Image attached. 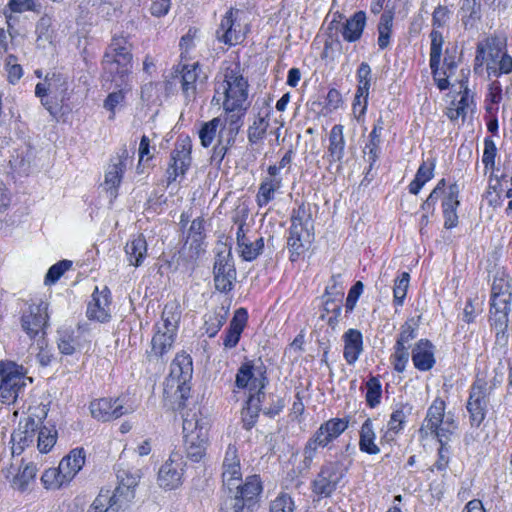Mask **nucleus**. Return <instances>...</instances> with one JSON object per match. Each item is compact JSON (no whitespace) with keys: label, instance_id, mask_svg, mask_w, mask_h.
Listing matches in <instances>:
<instances>
[{"label":"nucleus","instance_id":"44","mask_svg":"<svg viewBox=\"0 0 512 512\" xmlns=\"http://www.w3.org/2000/svg\"><path fill=\"white\" fill-rule=\"evenodd\" d=\"M67 83L62 81L59 84V90L55 95H49L41 99L42 105L48 110V112L56 117L61 110L63 102L67 99Z\"/></svg>","mask_w":512,"mask_h":512},{"label":"nucleus","instance_id":"36","mask_svg":"<svg viewBox=\"0 0 512 512\" xmlns=\"http://www.w3.org/2000/svg\"><path fill=\"white\" fill-rule=\"evenodd\" d=\"M229 309L225 306H218L204 316L203 329L210 337H214L226 322Z\"/></svg>","mask_w":512,"mask_h":512},{"label":"nucleus","instance_id":"19","mask_svg":"<svg viewBox=\"0 0 512 512\" xmlns=\"http://www.w3.org/2000/svg\"><path fill=\"white\" fill-rule=\"evenodd\" d=\"M132 411V407L123 406L119 399L102 398L90 403L92 417L102 422L118 419Z\"/></svg>","mask_w":512,"mask_h":512},{"label":"nucleus","instance_id":"32","mask_svg":"<svg viewBox=\"0 0 512 512\" xmlns=\"http://www.w3.org/2000/svg\"><path fill=\"white\" fill-rule=\"evenodd\" d=\"M366 25V14L363 11L354 13L344 23L341 34L344 40L355 42L360 39Z\"/></svg>","mask_w":512,"mask_h":512},{"label":"nucleus","instance_id":"26","mask_svg":"<svg viewBox=\"0 0 512 512\" xmlns=\"http://www.w3.org/2000/svg\"><path fill=\"white\" fill-rule=\"evenodd\" d=\"M344 342L343 356L350 365L354 364L363 351V336L357 329H348L342 336Z\"/></svg>","mask_w":512,"mask_h":512},{"label":"nucleus","instance_id":"7","mask_svg":"<svg viewBox=\"0 0 512 512\" xmlns=\"http://www.w3.org/2000/svg\"><path fill=\"white\" fill-rule=\"evenodd\" d=\"M132 54L123 38H114L103 58L104 70L109 73L116 86L126 83L132 68Z\"/></svg>","mask_w":512,"mask_h":512},{"label":"nucleus","instance_id":"64","mask_svg":"<svg viewBox=\"0 0 512 512\" xmlns=\"http://www.w3.org/2000/svg\"><path fill=\"white\" fill-rule=\"evenodd\" d=\"M394 353L391 356V360L394 366V369L401 373L405 370L406 365L409 360V352L406 348H401L398 346H394Z\"/></svg>","mask_w":512,"mask_h":512},{"label":"nucleus","instance_id":"5","mask_svg":"<svg viewBox=\"0 0 512 512\" xmlns=\"http://www.w3.org/2000/svg\"><path fill=\"white\" fill-rule=\"evenodd\" d=\"M430 39V68L432 71L433 79L440 90H445L449 87L448 79L454 75L457 68L456 49H453L452 52H450L449 49L446 50L443 61V66L445 69L441 71L439 66L444 44L443 35L439 30H432L430 33Z\"/></svg>","mask_w":512,"mask_h":512},{"label":"nucleus","instance_id":"33","mask_svg":"<svg viewBox=\"0 0 512 512\" xmlns=\"http://www.w3.org/2000/svg\"><path fill=\"white\" fill-rule=\"evenodd\" d=\"M66 464H63V467ZM66 468H61L59 465L56 468L46 469L41 476V483L44 488L47 490H58L63 486L68 485L71 482L69 478V472L65 470Z\"/></svg>","mask_w":512,"mask_h":512},{"label":"nucleus","instance_id":"25","mask_svg":"<svg viewBox=\"0 0 512 512\" xmlns=\"http://www.w3.org/2000/svg\"><path fill=\"white\" fill-rule=\"evenodd\" d=\"M247 319L248 314L246 309L239 308L235 311L224 336L223 345L225 348L231 349L238 344L241 334L246 326Z\"/></svg>","mask_w":512,"mask_h":512},{"label":"nucleus","instance_id":"51","mask_svg":"<svg viewBox=\"0 0 512 512\" xmlns=\"http://www.w3.org/2000/svg\"><path fill=\"white\" fill-rule=\"evenodd\" d=\"M456 429L457 424L455 420L453 417L448 415L442 420L441 424L437 429H435V431H429L428 433L435 436L440 444H446Z\"/></svg>","mask_w":512,"mask_h":512},{"label":"nucleus","instance_id":"2","mask_svg":"<svg viewBox=\"0 0 512 512\" xmlns=\"http://www.w3.org/2000/svg\"><path fill=\"white\" fill-rule=\"evenodd\" d=\"M192 373L191 357L186 353H178L171 363L170 373L164 387L165 397L175 398L173 408H181L188 398Z\"/></svg>","mask_w":512,"mask_h":512},{"label":"nucleus","instance_id":"30","mask_svg":"<svg viewBox=\"0 0 512 512\" xmlns=\"http://www.w3.org/2000/svg\"><path fill=\"white\" fill-rule=\"evenodd\" d=\"M233 489H236V494L247 504L250 508L257 500V497L262 491V484L258 475L248 476L243 485L240 482H235Z\"/></svg>","mask_w":512,"mask_h":512},{"label":"nucleus","instance_id":"53","mask_svg":"<svg viewBox=\"0 0 512 512\" xmlns=\"http://www.w3.org/2000/svg\"><path fill=\"white\" fill-rule=\"evenodd\" d=\"M34 439V434H27V431H22V427L20 426L19 429L12 434V454L20 455L25 447L33 443Z\"/></svg>","mask_w":512,"mask_h":512},{"label":"nucleus","instance_id":"12","mask_svg":"<svg viewBox=\"0 0 512 512\" xmlns=\"http://www.w3.org/2000/svg\"><path fill=\"white\" fill-rule=\"evenodd\" d=\"M185 461L179 451H173L158 471V485L164 490H174L182 485Z\"/></svg>","mask_w":512,"mask_h":512},{"label":"nucleus","instance_id":"43","mask_svg":"<svg viewBox=\"0 0 512 512\" xmlns=\"http://www.w3.org/2000/svg\"><path fill=\"white\" fill-rule=\"evenodd\" d=\"M262 400L263 398H259V395L248 397L246 406L242 410V423L246 430H250L257 422Z\"/></svg>","mask_w":512,"mask_h":512},{"label":"nucleus","instance_id":"18","mask_svg":"<svg viewBox=\"0 0 512 512\" xmlns=\"http://www.w3.org/2000/svg\"><path fill=\"white\" fill-rule=\"evenodd\" d=\"M37 472L38 468L35 463H24L23 461L18 467L10 465L2 469V474L10 483V486L20 492H24L28 489L30 483L35 480Z\"/></svg>","mask_w":512,"mask_h":512},{"label":"nucleus","instance_id":"31","mask_svg":"<svg viewBox=\"0 0 512 512\" xmlns=\"http://www.w3.org/2000/svg\"><path fill=\"white\" fill-rule=\"evenodd\" d=\"M343 126L334 125L329 133L328 160L330 163L341 162L345 154Z\"/></svg>","mask_w":512,"mask_h":512},{"label":"nucleus","instance_id":"6","mask_svg":"<svg viewBox=\"0 0 512 512\" xmlns=\"http://www.w3.org/2000/svg\"><path fill=\"white\" fill-rule=\"evenodd\" d=\"M349 426L346 418H332L325 421L308 439L303 449V465L309 469L319 448H324L337 439Z\"/></svg>","mask_w":512,"mask_h":512},{"label":"nucleus","instance_id":"8","mask_svg":"<svg viewBox=\"0 0 512 512\" xmlns=\"http://www.w3.org/2000/svg\"><path fill=\"white\" fill-rule=\"evenodd\" d=\"M25 372L22 366L14 362L0 364V400L13 403L26 386Z\"/></svg>","mask_w":512,"mask_h":512},{"label":"nucleus","instance_id":"17","mask_svg":"<svg viewBox=\"0 0 512 512\" xmlns=\"http://www.w3.org/2000/svg\"><path fill=\"white\" fill-rule=\"evenodd\" d=\"M510 304L511 300L490 301L489 321L496 332V342L499 345H506L508 342Z\"/></svg>","mask_w":512,"mask_h":512},{"label":"nucleus","instance_id":"29","mask_svg":"<svg viewBox=\"0 0 512 512\" xmlns=\"http://www.w3.org/2000/svg\"><path fill=\"white\" fill-rule=\"evenodd\" d=\"M412 361L418 370H430L435 364L433 345L428 340H420L412 351Z\"/></svg>","mask_w":512,"mask_h":512},{"label":"nucleus","instance_id":"10","mask_svg":"<svg viewBox=\"0 0 512 512\" xmlns=\"http://www.w3.org/2000/svg\"><path fill=\"white\" fill-rule=\"evenodd\" d=\"M344 477V471L339 462H327L311 483V489L318 499L330 497Z\"/></svg>","mask_w":512,"mask_h":512},{"label":"nucleus","instance_id":"47","mask_svg":"<svg viewBox=\"0 0 512 512\" xmlns=\"http://www.w3.org/2000/svg\"><path fill=\"white\" fill-rule=\"evenodd\" d=\"M224 127V121L215 117L212 120L202 124L199 130V139L203 147H209L215 140L219 129Z\"/></svg>","mask_w":512,"mask_h":512},{"label":"nucleus","instance_id":"27","mask_svg":"<svg viewBox=\"0 0 512 512\" xmlns=\"http://www.w3.org/2000/svg\"><path fill=\"white\" fill-rule=\"evenodd\" d=\"M459 187L456 183L449 186L448 194L445 196L442 207L444 215V227L452 229L458 224L457 207L459 206L458 200Z\"/></svg>","mask_w":512,"mask_h":512},{"label":"nucleus","instance_id":"15","mask_svg":"<svg viewBox=\"0 0 512 512\" xmlns=\"http://www.w3.org/2000/svg\"><path fill=\"white\" fill-rule=\"evenodd\" d=\"M191 141L183 139L177 141L170 155V163L167 168V181L172 183L178 176H183L191 165Z\"/></svg>","mask_w":512,"mask_h":512},{"label":"nucleus","instance_id":"45","mask_svg":"<svg viewBox=\"0 0 512 512\" xmlns=\"http://www.w3.org/2000/svg\"><path fill=\"white\" fill-rule=\"evenodd\" d=\"M382 143V135L376 134V133H370L369 134V140L368 143L365 145L364 148V157L366 162H368L369 167L366 173V176L370 175L374 165L379 159L380 154V145Z\"/></svg>","mask_w":512,"mask_h":512},{"label":"nucleus","instance_id":"48","mask_svg":"<svg viewBox=\"0 0 512 512\" xmlns=\"http://www.w3.org/2000/svg\"><path fill=\"white\" fill-rule=\"evenodd\" d=\"M269 127L267 115H258L248 127L247 138L250 144H257L262 141Z\"/></svg>","mask_w":512,"mask_h":512},{"label":"nucleus","instance_id":"62","mask_svg":"<svg viewBox=\"0 0 512 512\" xmlns=\"http://www.w3.org/2000/svg\"><path fill=\"white\" fill-rule=\"evenodd\" d=\"M512 300V294L508 290V285L503 279H495L491 287L490 301Z\"/></svg>","mask_w":512,"mask_h":512},{"label":"nucleus","instance_id":"59","mask_svg":"<svg viewBox=\"0 0 512 512\" xmlns=\"http://www.w3.org/2000/svg\"><path fill=\"white\" fill-rule=\"evenodd\" d=\"M466 81L461 80L459 82L460 88H463V91H460V99L457 101H453V105H456L458 108H463V115L466 117L469 111L473 110L474 107V98L470 93V90L465 85Z\"/></svg>","mask_w":512,"mask_h":512},{"label":"nucleus","instance_id":"60","mask_svg":"<svg viewBox=\"0 0 512 512\" xmlns=\"http://www.w3.org/2000/svg\"><path fill=\"white\" fill-rule=\"evenodd\" d=\"M245 507H247V504L239 497V495L236 493L233 495L230 494L222 501L221 512H243Z\"/></svg>","mask_w":512,"mask_h":512},{"label":"nucleus","instance_id":"11","mask_svg":"<svg viewBox=\"0 0 512 512\" xmlns=\"http://www.w3.org/2000/svg\"><path fill=\"white\" fill-rule=\"evenodd\" d=\"M236 280V270L230 248L223 246L217 252L214 263L215 287L220 292H228Z\"/></svg>","mask_w":512,"mask_h":512},{"label":"nucleus","instance_id":"4","mask_svg":"<svg viewBox=\"0 0 512 512\" xmlns=\"http://www.w3.org/2000/svg\"><path fill=\"white\" fill-rule=\"evenodd\" d=\"M313 230L311 207L309 204L302 203L293 210L291 215V227L287 244L292 261H295L294 256H299L305 250L306 244L310 243Z\"/></svg>","mask_w":512,"mask_h":512},{"label":"nucleus","instance_id":"41","mask_svg":"<svg viewBox=\"0 0 512 512\" xmlns=\"http://www.w3.org/2000/svg\"><path fill=\"white\" fill-rule=\"evenodd\" d=\"M281 185V179H263L256 195L258 206L268 205L275 198V192L281 188Z\"/></svg>","mask_w":512,"mask_h":512},{"label":"nucleus","instance_id":"50","mask_svg":"<svg viewBox=\"0 0 512 512\" xmlns=\"http://www.w3.org/2000/svg\"><path fill=\"white\" fill-rule=\"evenodd\" d=\"M118 506L114 505L110 490H101L93 501L88 512H117Z\"/></svg>","mask_w":512,"mask_h":512},{"label":"nucleus","instance_id":"39","mask_svg":"<svg viewBox=\"0 0 512 512\" xmlns=\"http://www.w3.org/2000/svg\"><path fill=\"white\" fill-rule=\"evenodd\" d=\"M125 252L130 265L139 267L147 254V242L143 235H138L125 246Z\"/></svg>","mask_w":512,"mask_h":512},{"label":"nucleus","instance_id":"13","mask_svg":"<svg viewBox=\"0 0 512 512\" xmlns=\"http://www.w3.org/2000/svg\"><path fill=\"white\" fill-rule=\"evenodd\" d=\"M132 163L128 149L121 147L114 156L111 157L110 163L105 171L104 186L110 191L112 196H116L117 188L120 186L123 174L129 164Z\"/></svg>","mask_w":512,"mask_h":512},{"label":"nucleus","instance_id":"24","mask_svg":"<svg viewBox=\"0 0 512 512\" xmlns=\"http://www.w3.org/2000/svg\"><path fill=\"white\" fill-rule=\"evenodd\" d=\"M413 406L410 403H399L390 415L387 423V431L383 434L382 440H392L395 434L403 430L408 416L412 414Z\"/></svg>","mask_w":512,"mask_h":512},{"label":"nucleus","instance_id":"20","mask_svg":"<svg viewBox=\"0 0 512 512\" xmlns=\"http://www.w3.org/2000/svg\"><path fill=\"white\" fill-rule=\"evenodd\" d=\"M487 397L486 386L481 381H476L470 391L467 402V410L470 414V422L474 426H479L486 416Z\"/></svg>","mask_w":512,"mask_h":512},{"label":"nucleus","instance_id":"35","mask_svg":"<svg viewBox=\"0 0 512 512\" xmlns=\"http://www.w3.org/2000/svg\"><path fill=\"white\" fill-rule=\"evenodd\" d=\"M175 337V334L163 332L162 329L158 327L151 340L150 358H163L164 355L172 349Z\"/></svg>","mask_w":512,"mask_h":512},{"label":"nucleus","instance_id":"42","mask_svg":"<svg viewBox=\"0 0 512 512\" xmlns=\"http://www.w3.org/2000/svg\"><path fill=\"white\" fill-rule=\"evenodd\" d=\"M485 50L486 66L489 75L498 76L497 62L502 56L503 52L500 44L495 39H488L485 43H480Z\"/></svg>","mask_w":512,"mask_h":512},{"label":"nucleus","instance_id":"40","mask_svg":"<svg viewBox=\"0 0 512 512\" xmlns=\"http://www.w3.org/2000/svg\"><path fill=\"white\" fill-rule=\"evenodd\" d=\"M57 345L61 354L72 355L82 346L80 332L68 329L59 331Z\"/></svg>","mask_w":512,"mask_h":512},{"label":"nucleus","instance_id":"3","mask_svg":"<svg viewBox=\"0 0 512 512\" xmlns=\"http://www.w3.org/2000/svg\"><path fill=\"white\" fill-rule=\"evenodd\" d=\"M208 422L201 415L187 413L183 418V435L186 456L193 462L201 461L208 447Z\"/></svg>","mask_w":512,"mask_h":512},{"label":"nucleus","instance_id":"57","mask_svg":"<svg viewBox=\"0 0 512 512\" xmlns=\"http://www.w3.org/2000/svg\"><path fill=\"white\" fill-rule=\"evenodd\" d=\"M56 443V433H52L46 427L41 428L37 433V447L41 453H47Z\"/></svg>","mask_w":512,"mask_h":512},{"label":"nucleus","instance_id":"28","mask_svg":"<svg viewBox=\"0 0 512 512\" xmlns=\"http://www.w3.org/2000/svg\"><path fill=\"white\" fill-rule=\"evenodd\" d=\"M200 71L198 63H194L192 65H184L180 72L182 92L188 101L194 100L196 97Z\"/></svg>","mask_w":512,"mask_h":512},{"label":"nucleus","instance_id":"9","mask_svg":"<svg viewBox=\"0 0 512 512\" xmlns=\"http://www.w3.org/2000/svg\"><path fill=\"white\" fill-rule=\"evenodd\" d=\"M268 383L266 376V367L263 363H254L253 361H246L239 367L236 377L235 385L239 389H247L250 392L249 396H258L264 398L265 394L263 389Z\"/></svg>","mask_w":512,"mask_h":512},{"label":"nucleus","instance_id":"54","mask_svg":"<svg viewBox=\"0 0 512 512\" xmlns=\"http://www.w3.org/2000/svg\"><path fill=\"white\" fill-rule=\"evenodd\" d=\"M391 28L392 16L388 13L382 14L378 25V46L380 49H385L389 45Z\"/></svg>","mask_w":512,"mask_h":512},{"label":"nucleus","instance_id":"37","mask_svg":"<svg viewBox=\"0 0 512 512\" xmlns=\"http://www.w3.org/2000/svg\"><path fill=\"white\" fill-rule=\"evenodd\" d=\"M435 166L436 160L434 158H428L421 163L414 180L409 184L411 194L417 195L422 187L433 178Z\"/></svg>","mask_w":512,"mask_h":512},{"label":"nucleus","instance_id":"34","mask_svg":"<svg viewBox=\"0 0 512 512\" xmlns=\"http://www.w3.org/2000/svg\"><path fill=\"white\" fill-rule=\"evenodd\" d=\"M445 402L440 398H436L427 410L424 424L420 429V432L435 431L445 418Z\"/></svg>","mask_w":512,"mask_h":512},{"label":"nucleus","instance_id":"38","mask_svg":"<svg viewBox=\"0 0 512 512\" xmlns=\"http://www.w3.org/2000/svg\"><path fill=\"white\" fill-rule=\"evenodd\" d=\"M376 433L373 422L367 418L362 424L359 432V449L370 455H376L380 452V448L375 443Z\"/></svg>","mask_w":512,"mask_h":512},{"label":"nucleus","instance_id":"63","mask_svg":"<svg viewBox=\"0 0 512 512\" xmlns=\"http://www.w3.org/2000/svg\"><path fill=\"white\" fill-rule=\"evenodd\" d=\"M294 509V501L288 494H280L270 505V512H293Z\"/></svg>","mask_w":512,"mask_h":512},{"label":"nucleus","instance_id":"55","mask_svg":"<svg viewBox=\"0 0 512 512\" xmlns=\"http://www.w3.org/2000/svg\"><path fill=\"white\" fill-rule=\"evenodd\" d=\"M366 388V402L369 407L374 408L380 403L381 400L382 389L379 379L376 377H371L366 382Z\"/></svg>","mask_w":512,"mask_h":512},{"label":"nucleus","instance_id":"1","mask_svg":"<svg viewBox=\"0 0 512 512\" xmlns=\"http://www.w3.org/2000/svg\"><path fill=\"white\" fill-rule=\"evenodd\" d=\"M248 81L238 64L228 66L214 88L212 105L222 106L226 112H244L248 103Z\"/></svg>","mask_w":512,"mask_h":512},{"label":"nucleus","instance_id":"16","mask_svg":"<svg viewBox=\"0 0 512 512\" xmlns=\"http://www.w3.org/2000/svg\"><path fill=\"white\" fill-rule=\"evenodd\" d=\"M141 478L139 470H130L128 468H119L117 470L118 486L111 493L114 505L121 507L123 503L130 502L134 498V489Z\"/></svg>","mask_w":512,"mask_h":512},{"label":"nucleus","instance_id":"52","mask_svg":"<svg viewBox=\"0 0 512 512\" xmlns=\"http://www.w3.org/2000/svg\"><path fill=\"white\" fill-rule=\"evenodd\" d=\"M264 247L263 238H258L255 241H251L249 238L247 241L238 244L239 252L242 258L246 261H252L257 258Z\"/></svg>","mask_w":512,"mask_h":512},{"label":"nucleus","instance_id":"21","mask_svg":"<svg viewBox=\"0 0 512 512\" xmlns=\"http://www.w3.org/2000/svg\"><path fill=\"white\" fill-rule=\"evenodd\" d=\"M222 467L223 486L226 487L229 492H233L235 482H241L242 480L240 459L235 445H228Z\"/></svg>","mask_w":512,"mask_h":512},{"label":"nucleus","instance_id":"49","mask_svg":"<svg viewBox=\"0 0 512 512\" xmlns=\"http://www.w3.org/2000/svg\"><path fill=\"white\" fill-rule=\"evenodd\" d=\"M204 220L202 218H196L192 221L186 245H190V249H194L195 253L198 254L202 249V243L204 239Z\"/></svg>","mask_w":512,"mask_h":512},{"label":"nucleus","instance_id":"56","mask_svg":"<svg viewBox=\"0 0 512 512\" xmlns=\"http://www.w3.org/2000/svg\"><path fill=\"white\" fill-rule=\"evenodd\" d=\"M71 266L72 261L70 260H62L52 265L45 276V284H55L60 277L71 268Z\"/></svg>","mask_w":512,"mask_h":512},{"label":"nucleus","instance_id":"23","mask_svg":"<svg viewBox=\"0 0 512 512\" xmlns=\"http://www.w3.org/2000/svg\"><path fill=\"white\" fill-rule=\"evenodd\" d=\"M87 316L99 322H105L110 318V291L104 287L101 291L96 287L92 300L88 304Z\"/></svg>","mask_w":512,"mask_h":512},{"label":"nucleus","instance_id":"14","mask_svg":"<svg viewBox=\"0 0 512 512\" xmlns=\"http://www.w3.org/2000/svg\"><path fill=\"white\" fill-rule=\"evenodd\" d=\"M48 318L47 302L32 303L21 317L22 329L31 339L35 338L39 333H45L44 329L48 325Z\"/></svg>","mask_w":512,"mask_h":512},{"label":"nucleus","instance_id":"58","mask_svg":"<svg viewBox=\"0 0 512 512\" xmlns=\"http://www.w3.org/2000/svg\"><path fill=\"white\" fill-rule=\"evenodd\" d=\"M410 276L409 273L403 272L395 281L393 293H394V302L396 305L401 306L406 297L407 289L409 286Z\"/></svg>","mask_w":512,"mask_h":512},{"label":"nucleus","instance_id":"22","mask_svg":"<svg viewBox=\"0 0 512 512\" xmlns=\"http://www.w3.org/2000/svg\"><path fill=\"white\" fill-rule=\"evenodd\" d=\"M216 37L229 46L237 45L244 40L245 34L240 25L236 23L232 10H229L222 18L216 31Z\"/></svg>","mask_w":512,"mask_h":512},{"label":"nucleus","instance_id":"61","mask_svg":"<svg viewBox=\"0 0 512 512\" xmlns=\"http://www.w3.org/2000/svg\"><path fill=\"white\" fill-rule=\"evenodd\" d=\"M199 41V30L197 28L191 27L187 31L185 35H183L180 39V49L181 54H189L190 51L195 48L197 42Z\"/></svg>","mask_w":512,"mask_h":512},{"label":"nucleus","instance_id":"46","mask_svg":"<svg viewBox=\"0 0 512 512\" xmlns=\"http://www.w3.org/2000/svg\"><path fill=\"white\" fill-rule=\"evenodd\" d=\"M85 463V452L83 449H74L65 456L59 463L61 468L66 464L65 470L69 472V478L72 480L76 474L82 469Z\"/></svg>","mask_w":512,"mask_h":512}]
</instances>
